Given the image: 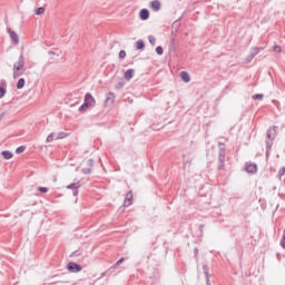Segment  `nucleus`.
Masks as SVG:
<instances>
[{
    "mask_svg": "<svg viewBox=\"0 0 285 285\" xmlns=\"http://www.w3.org/2000/svg\"><path fill=\"white\" fill-rule=\"evenodd\" d=\"M26 72V60L23 53H20L18 61L13 63V79H19Z\"/></svg>",
    "mask_w": 285,
    "mask_h": 285,
    "instance_id": "f257e3e1",
    "label": "nucleus"
},
{
    "mask_svg": "<svg viewBox=\"0 0 285 285\" xmlns=\"http://www.w3.org/2000/svg\"><path fill=\"white\" fill-rule=\"evenodd\" d=\"M277 135V127L269 128L267 130V138H266V157L271 154V148H273V139H275Z\"/></svg>",
    "mask_w": 285,
    "mask_h": 285,
    "instance_id": "f03ea898",
    "label": "nucleus"
},
{
    "mask_svg": "<svg viewBox=\"0 0 285 285\" xmlns=\"http://www.w3.org/2000/svg\"><path fill=\"white\" fill-rule=\"evenodd\" d=\"M259 50H264V48L255 47L254 49H252L249 56L246 57L245 62L250 63L253 61V59H255V57H257V55H259Z\"/></svg>",
    "mask_w": 285,
    "mask_h": 285,
    "instance_id": "7ed1b4c3",
    "label": "nucleus"
},
{
    "mask_svg": "<svg viewBox=\"0 0 285 285\" xmlns=\"http://www.w3.org/2000/svg\"><path fill=\"white\" fill-rule=\"evenodd\" d=\"M68 190H73V196L77 197L79 195V188H81V183H72L67 186Z\"/></svg>",
    "mask_w": 285,
    "mask_h": 285,
    "instance_id": "20e7f679",
    "label": "nucleus"
},
{
    "mask_svg": "<svg viewBox=\"0 0 285 285\" xmlns=\"http://www.w3.org/2000/svg\"><path fill=\"white\" fill-rule=\"evenodd\" d=\"M67 269L69 271V273H81V265L77 263H69L67 265Z\"/></svg>",
    "mask_w": 285,
    "mask_h": 285,
    "instance_id": "39448f33",
    "label": "nucleus"
},
{
    "mask_svg": "<svg viewBox=\"0 0 285 285\" xmlns=\"http://www.w3.org/2000/svg\"><path fill=\"white\" fill-rule=\"evenodd\" d=\"M85 104H87L90 108H95V97L91 94H86L85 96Z\"/></svg>",
    "mask_w": 285,
    "mask_h": 285,
    "instance_id": "423d86ee",
    "label": "nucleus"
},
{
    "mask_svg": "<svg viewBox=\"0 0 285 285\" xmlns=\"http://www.w3.org/2000/svg\"><path fill=\"white\" fill-rule=\"evenodd\" d=\"M150 9L154 12H159V10H161V2L159 0H154L150 2Z\"/></svg>",
    "mask_w": 285,
    "mask_h": 285,
    "instance_id": "0eeeda50",
    "label": "nucleus"
},
{
    "mask_svg": "<svg viewBox=\"0 0 285 285\" xmlns=\"http://www.w3.org/2000/svg\"><path fill=\"white\" fill-rule=\"evenodd\" d=\"M115 104V94L109 92L105 99V106H112Z\"/></svg>",
    "mask_w": 285,
    "mask_h": 285,
    "instance_id": "6e6552de",
    "label": "nucleus"
},
{
    "mask_svg": "<svg viewBox=\"0 0 285 285\" xmlns=\"http://www.w3.org/2000/svg\"><path fill=\"white\" fill-rule=\"evenodd\" d=\"M139 17L142 21H147V19H150V11H148V9H141Z\"/></svg>",
    "mask_w": 285,
    "mask_h": 285,
    "instance_id": "1a4fd4ad",
    "label": "nucleus"
},
{
    "mask_svg": "<svg viewBox=\"0 0 285 285\" xmlns=\"http://www.w3.org/2000/svg\"><path fill=\"white\" fill-rule=\"evenodd\" d=\"M132 205V191H128L126 197H125V202H124V206L128 207Z\"/></svg>",
    "mask_w": 285,
    "mask_h": 285,
    "instance_id": "9d476101",
    "label": "nucleus"
},
{
    "mask_svg": "<svg viewBox=\"0 0 285 285\" xmlns=\"http://www.w3.org/2000/svg\"><path fill=\"white\" fill-rule=\"evenodd\" d=\"M134 75H135V70L134 69H128L124 73V79H126V81H130V79H132Z\"/></svg>",
    "mask_w": 285,
    "mask_h": 285,
    "instance_id": "9b49d317",
    "label": "nucleus"
},
{
    "mask_svg": "<svg viewBox=\"0 0 285 285\" xmlns=\"http://www.w3.org/2000/svg\"><path fill=\"white\" fill-rule=\"evenodd\" d=\"M246 173H252L255 174L257 173V165L255 164H249L245 167Z\"/></svg>",
    "mask_w": 285,
    "mask_h": 285,
    "instance_id": "f8f14e48",
    "label": "nucleus"
},
{
    "mask_svg": "<svg viewBox=\"0 0 285 285\" xmlns=\"http://www.w3.org/2000/svg\"><path fill=\"white\" fill-rule=\"evenodd\" d=\"M9 35L12 41L14 42V45L16 46L19 45V36L17 35V32L9 29Z\"/></svg>",
    "mask_w": 285,
    "mask_h": 285,
    "instance_id": "ddd939ff",
    "label": "nucleus"
},
{
    "mask_svg": "<svg viewBox=\"0 0 285 285\" xmlns=\"http://www.w3.org/2000/svg\"><path fill=\"white\" fill-rule=\"evenodd\" d=\"M180 79H183V81H185V83H189L190 82V75H188V72H186V71H181L180 72Z\"/></svg>",
    "mask_w": 285,
    "mask_h": 285,
    "instance_id": "4468645a",
    "label": "nucleus"
},
{
    "mask_svg": "<svg viewBox=\"0 0 285 285\" xmlns=\"http://www.w3.org/2000/svg\"><path fill=\"white\" fill-rule=\"evenodd\" d=\"M135 48H136V50H144V48H146L144 40H138L135 45Z\"/></svg>",
    "mask_w": 285,
    "mask_h": 285,
    "instance_id": "2eb2a0df",
    "label": "nucleus"
},
{
    "mask_svg": "<svg viewBox=\"0 0 285 285\" xmlns=\"http://www.w3.org/2000/svg\"><path fill=\"white\" fill-rule=\"evenodd\" d=\"M3 159H12L13 155L12 151L4 150L1 153Z\"/></svg>",
    "mask_w": 285,
    "mask_h": 285,
    "instance_id": "dca6fc26",
    "label": "nucleus"
},
{
    "mask_svg": "<svg viewBox=\"0 0 285 285\" xmlns=\"http://www.w3.org/2000/svg\"><path fill=\"white\" fill-rule=\"evenodd\" d=\"M26 86V79L20 78L17 82V88L18 90H21V88H23Z\"/></svg>",
    "mask_w": 285,
    "mask_h": 285,
    "instance_id": "f3484780",
    "label": "nucleus"
},
{
    "mask_svg": "<svg viewBox=\"0 0 285 285\" xmlns=\"http://www.w3.org/2000/svg\"><path fill=\"white\" fill-rule=\"evenodd\" d=\"M218 161H219L218 168L219 170H222V168H224V161H226V156H218Z\"/></svg>",
    "mask_w": 285,
    "mask_h": 285,
    "instance_id": "a211bd4d",
    "label": "nucleus"
},
{
    "mask_svg": "<svg viewBox=\"0 0 285 285\" xmlns=\"http://www.w3.org/2000/svg\"><path fill=\"white\" fill-rule=\"evenodd\" d=\"M203 271L206 276V283L209 285L210 278H208V265H203Z\"/></svg>",
    "mask_w": 285,
    "mask_h": 285,
    "instance_id": "6ab92c4d",
    "label": "nucleus"
},
{
    "mask_svg": "<svg viewBox=\"0 0 285 285\" xmlns=\"http://www.w3.org/2000/svg\"><path fill=\"white\" fill-rule=\"evenodd\" d=\"M218 156L226 157V149L223 144H219V154Z\"/></svg>",
    "mask_w": 285,
    "mask_h": 285,
    "instance_id": "aec40b11",
    "label": "nucleus"
},
{
    "mask_svg": "<svg viewBox=\"0 0 285 285\" xmlns=\"http://www.w3.org/2000/svg\"><path fill=\"white\" fill-rule=\"evenodd\" d=\"M88 108H90V107L88 106V104H87V102H83V104L80 106V108H79V112H86V110H88Z\"/></svg>",
    "mask_w": 285,
    "mask_h": 285,
    "instance_id": "412c9836",
    "label": "nucleus"
},
{
    "mask_svg": "<svg viewBox=\"0 0 285 285\" xmlns=\"http://www.w3.org/2000/svg\"><path fill=\"white\" fill-rule=\"evenodd\" d=\"M252 99H254L255 101H257V100L262 101V99H264V95L263 94H256L252 97Z\"/></svg>",
    "mask_w": 285,
    "mask_h": 285,
    "instance_id": "4be33fe9",
    "label": "nucleus"
},
{
    "mask_svg": "<svg viewBox=\"0 0 285 285\" xmlns=\"http://www.w3.org/2000/svg\"><path fill=\"white\" fill-rule=\"evenodd\" d=\"M46 12V8L43 7H39L38 9H36V14H43Z\"/></svg>",
    "mask_w": 285,
    "mask_h": 285,
    "instance_id": "5701e85b",
    "label": "nucleus"
},
{
    "mask_svg": "<svg viewBox=\"0 0 285 285\" xmlns=\"http://www.w3.org/2000/svg\"><path fill=\"white\" fill-rule=\"evenodd\" d=\"M148 39L150 45L155 46V43H157V38H155V36H149Z\"/></svg>",
    "mask_w": 285,
    "mask_h": 285,
    "instance_id": "b1692460",
    "label": "nucleus"
},
{
    "mask_svg": "<svg viewBox=\"0 0 285 285\" xmlns=\"http://www.w3.org/2000/svg\"><path fill=\"white\" fill-rule=\"evenodd\" d=\"M26 150V146H20L16 149L17 155H21Z\"/></svg>",
    "mask_w": 285,
    "mask_h": 285,
    "instance_id": "393cba45",
    "label": "nucleus"
},
{
    "mask_svg": "<svg viewBox=\"0 0 285 285\" xmlns=\"http://www.w3.org/2000/svg\"><path fill=\"white\" fill-rule=\"evenodd\" d=\"M81 173H82L83 175H90V174L92 173V169H90V168H82V169H81Z\"/></svg>",
    "mask_w": 285,
    "mask_h": 285,
    "instance_id": "a878e982",
    "label": "nucleus"
},
{
    "mask_svg": "<svg viewBox=\"0 0 285 285\" xmlns=\"http://www.w3.org/2000/svg\"><path fill=\"white\" fill-rule=\"evenodd\" d=\"M285 176V167H282L279 170H278V177L279 179H282V177Z\"/></svg>",
    "mask_w": 285,
    "mask_h": 285,
    "instance_id": "bb28decb",
    "label": "nucleus"
},
{
    "mask_svg": "<svg viewBox=\"0 0 285 285\" xmlns=\"http://www.w3.org/2000/svg\"><path fill=\"white\" fill-rule=\"evenodd\" d=\"M156 52H157V55H164V48L161 47V46H158L157 48H156Z\"/></svg>",
    "mask_w": 285,
    "mask_h": 285,
    "instance_id": "cd10ccee",
    "label": "nucleus"
},
{
    "mask_svg": "<svg viewBox=\"0 0 285 285\" xmlns=\"http://www.w3.org/2000/svg\"><path fill=\"white\" fill-rule=\"evenodd\" d=\"M6 97V88L0 87V99H3Z\"/></svg>",
    "mask_w": 285,
    "mask_h": 285,
    "instance_id": "c85d7f7f",
    "label": "nucleus"
},
{
    "mask_svg": "<svg viewBox=\"0 0 285 285\" xmlns=\"http://www.w3.org/2000/svg\"><path fill=\"white\" fill-rule=\"evenodd\" d=\"M53 139H55V134H50V135L47 137L46 141H47V144H50V141H53Z\"/></svg>",
    "mask_w": 285,
    "mask_h": 285,
    "instance_id": "c756f323",
    "label": "nucleus"
},
{
    "mask_svg": "<svg viewBox=\"0 0 285 285\" xmlns=\"http://www.w3.org/2000/svg\"><path fill=\"white\" fill-rule=\"evenodd\" d=\"M119 59H126V51L125 50H120Z\"/></svg>",
    "mask_w": 285,
    "mask_h": 285,
    "instance_id": "7c9ffc66",
    "label": "nucleus"
},
{
    "mask_svg": "<svg viewBox=\"0 0 285 285\" xmlns=\"http://www.w3.org/2000/svg\"><path fill=\"white\" fill-rule=\"evenodd\" d=\"M273 50H274V52H282V47L281 46H274Z\"/></svg>",
    "mask_w": 285,
    "mask_h": 285,
    "instance_id": "2f4dec72",
    "label": "nucleus"
},
{
    "mask_svg": "<svg viewBox=\"0 0 285 285\" xmlns=\"http://www.w3.org/2000/svg\"><path fill=\"white\" fill-rule=\"evenodd\" d=\"M66 134L65 132H59L56 139H65Z\"/></svg>",
    "mask_w": 285,
    "mask_h": 285,
    "instance_id": "473e14b6",
    "label": "nucleus"
},
{
    "mask_svg": "<svg viewBox=\"0 0 285 285\" xmlns=\"http://www.w3.org/2000/svg\"><path fill=\"white\" fill-rule=\"evenodd\" d=\"M39 193H48V187H40Z\"/></svg>",
    "mask_w": 285,
    "mask_h": 285,
    "instance_id": "72a5a7b5",
    "label": "nucleus"
},
{
    "mask_svg": "<svg viewBox=\"0 0 285 285\" xmlns=\"http://www.w3.org/2000/svg\"><path fill=\"white\" fill-rule=\"evenodd\" d=\"M124 261H125V258H120V259L116 263L115 266H119V265L124 264Z\"/></svg>",
    "mask_w": 285,
    "mask_h": 285,
    "instance_id": "f704fd0d",
    "label": "nucleus"
},
{
    "mask_svg": "<svg viewBox=\"0 0 285 285\" xmlns=\"http://www.w3.org/2000/svg\"><path fill=\"white\" fill-rule=\"evenodd\" d=\"M116 88H124V82L118 83Z\"/></svg>",
    "mask_w": 285,
    "mask_h": 285,
    "instance_id": "c9c22d12",
    "label": "nucleus"
},
{
    "mask_svg": "<svg viewBox=\"0 0 285 285\" xmlns=\"http://www.w3.org/2000/svg\"><path fill=\"white\" fill-rule=\"evenodd\" d=\"M194 253H195V257H197L199 249L195 248Z\"/></svg>",
    "mask_w": 285,
    "mask_h": 285,
    "instance_id": "e433bc0d",
    "label": "nucleus"
},
{
    "mask_svg": "<svg viewBox=\"0 0 285 285\" xmlns=\"http://www.w3.org/2000/svg\"><path fill=\"white\" fill-rule=\"evenodd\" d=\"M88 161H89V166H92V159H89Z\"/></svg>",
    "mask_w": 285,
    "mask_h": 285,
    "instance_id": "4c0bfd02",
    "label": "nucleus"
},
{
    "mask_svg": "<svg viewBox=\"0 0 285 285\" xmlns=\"http://www.w3.org/2000/svg\"><path fill=\"white\" fill-rule=\"evenodd\" d=\"M171 43H175V39H171Z\"/></svg>",
    "mask_w": 285,
    "mask_h": 285,
    "instance_id": "58836bf2",
    "label": "nucleus"
}]
</instances>
